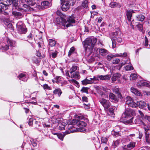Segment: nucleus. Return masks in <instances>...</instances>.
Listing matches in <instances>:
<instances>
[{"label": "nucleus", "instance_id": "nucleus-56", "mask_svg": "<svg viewBox=\"0 0 150 150\" xmlns=\"http://www.w3.org/2000/svg\"><path fill=\"white\" fill-rule=\"evenodd\" d=\"M57 136L58 138L60 139L62 141L63 140V139L64 136H63L62 134L60 133H59V134H57Z\"/></svg>", "mask_w": 150, "mask_h": 150}, {"label": "nucleus", "instance_id": "nucleus-4", "mask_svg": "<svg viewBox=\"0 0 150 150\" xmlns=\"http://www.w3.org/2000/svg\"><path fill=\"white\" fill-rule=\"evenodd\" d=\"M77 67L75 65H73L69 71L70 75L69 73H67V76L71 78H76L80 76L79 72L78 71H76L77 68Z\"/></svg>", "mask_w": 150, "mask_h": 150}, {"label": "nucleus", "instance_id": "nucleus-62", "mask_svg": "<svg viewBox=\"0 0 150 150\" xmlns=\"http://www.w3.org/2000/svg\"><path fill=\"white\" fill-rule=\"evenodd\" d=\"M71 81L72 82H73L74 83H75V84L77 85V86H79V82L77 81H76L75 80V79H72L71 80Z\"/></svg>", "mask_w": 150, "mask_h": 150}, {"label": "nucleus", "instance_id": "nucleus-60", "mask_svg": "<svg viewBox=\"0 0 150 150\" xmlns=\"http://www.w3.org/2000/svg\"><path fill=\"white\" fill-rule=\"evenodd\" d=\"M35 98L33 97L32 98V100H34L35 101H30H30L29 102H28V103L33 104H35L36 103V101L35 100Z\"/></svg>", "mask_w": 150, "mask_h": 150}, {"label": "nucleus", "instance_id": "nucleus-18", "mask_svg": "<svg viewBox=\"0 0 150 150\" xmlns=\"http://www.w3.org/2000/svg\"><path fill=\"white\" fill-rule=\"evenodd\" d=\"M111 8L121 7L122 6L121 4L119 3L115 2H111L109 4Z\"/></svg>", "mask_w": 150, "mask_h": 150}, {"label": "nucleus", "instance_id": "nucleus-49", "mask_svg": "<svg viewBox=\"0 0 150 150\" xmlns=\"http://www.w3.org/2000/svg\"><path fill=\"white\" fill-rule=\"evenodd\" d=\"M113 91L115 93L117 94V95H119L120 94L119 92V90L118 88L115 87L113 89Z\"/></svg>", "mask_w": 150, "mask_h": 150}, {"label": "nucleus", "instance_id": "nucleus-30", "mask_svg": "<svg viewBox=\"0 0 150 150\" xmlns=\"http://www.w3.org/2000/svg\"><path fill=\"white\" fill-rule=\"evenodd\" d=\"M67 124L64 122H60L58 125L59 126V128L60 130H62L64 129L65 126Z\"/></svg>", "mask_w": 150, "mask_h": 150}, {"label": "nucleus", "instance_id": "nucleus-59", "mask_svg": "<svg viewBox=\"0 0 150 150\" xmlns=\"http://www.w3.org/2000/svg\"><path fill=\"white\" fill-rule=\"evenodd\" d=\"M0 9L1 10V12H0V14H3L5 15H6L8 14V13H7V12L5 11V10H6V9H4L3 8H0Z\"/></svg>", "mask_w": 150, "mask_h": 150}, {"label": "nucleus", "instance_id": "nucleus-13", "mask_svg": "<svg viewBox=\"0 0 150 150\" xmlns=\"http://www.w3.org/2000/svg\"><path fill=\"white\" fill-rule=\"evenodd\" d=\"M114 107L113 106H111L109 108H108L105 110V111L108 115L112 117H114L115 115L114 112Z\"/></svg>", "mask_w": 150, "mask_h": 150}, {"label": "nucleus", "instance_id": "nucleus-6", "mask_svg": "<svg viewBox=\"0 0 150 150\" xmlns=\"http://www.w3.org/2000/svg\"><path fill=\"white\" fill-rule=\"evenodd\" d=\"M17 30L20 34H25L27 31V28L22 21H18L16 25Z\"/></svg>", "mask_w": 150, "mask_h": 150}, {"label": "nucleus", "instance_id": "nucleus-17", "mask_svg": "<svg viewBox=\"0 0 150 150\" xmlns=\"http://www.w3.org/2000/svg\"><path fill=\"white\" fill-rule=\"evenodd\" d=\"M25 1L28 4L31 6H34L35 7L39 8L40 6L38 5L35 2L34 0H25Z\"/></svg>", "mask_w": 150, "mask_h": 150}, {"label": "nucleus", "instance_id": "nucleus-3", "mask_svg": "<svg viewBox=\"0 0 150 150\" xmlns=\"http://www.w3.org/2000/svg\"><path fill=\"white\" fill-rule=\"evenodd\" d=\"M97 41L96 38H87L83 41V45L85 50H86L87 49L90 50H92Z\"/></svg>", "mask_w": 150, "mask_h": 150}, {"label": "nucleus", "instance_id": "nucleus-54", "mask_svg": "<svg viewBox=\"0 0 150 150\" xmlns=\"http://www.w3.org/2000/svg\"><path fill=\"white\" fill-rule=\"evenodd\" d=\"M117 56L118 57H125L127 56V53L126 52H124L123 53H120L117 54Z\"/></svg>", "mask_w": 150, "mask_h": 150}, {"label": "nucleus", "instance_id": "nucleus-10", "mask_svg": "<svg viewBox=\"0 0 150 150\" xmlns=\"http://www.w3.org/2000/svg\"><path fill=\"white\" fill-rule=\"evenodd\" d=\"M134 13V10L132 9H130L128 10H127L126 13V15L127 18V20L129 22H130V25H132V21H133V19H132V14Z\"/></svg>", "mask_w": 150, "mask_h": 150}, {"label": "nucleus", "instance_id": "nucleus-20", "mask_svg": "<svg viewBox=\"0 0 150 150\" xmlns=\"http://www.w3.org/2000/svg\"><path fill=\"white\" fill-rule=\"evenodd\" d=\"M121 76V74L118 73L113 74L111 79L112 81L114 82L117 80H119L120 77Z\"/></svg>", "mask_w": 150, "mask_h": 150}, {"label": "nucleus", "instance_id": "nucleus-36", "mask_svg": "<svg viewBox=\"0 0 150 150\" xmlns=\"http://www.w3.org/2000/svg\"><path fill=\"white\" fill-rule=\"evenodd\" d=\"M34 123L33 125V127L35 128H37L38 127L40 126L41 123L39 121H37L35 120H34Z\"/></svg>", "mask_w": 150, "mask_h": 150}, {"label": "nucleus", "instance_id": "nucleus-5", "mask_svg": "<svg viewBox=\"0 0 150 150\" xmlns=\"http://www.w3.org/2000/svg\"><path fill=\"white\" fill-rule=\"evenodd\" d=\"M61 20L62 21V24L63 25L66 26L67 27L73 26V24L75 23L76 22L75 17L72 15L68 17L67 21L68 23L65 20H63L62 18Z\"/></svg>", "mask_w": 150, "mask_h": 150}, {"label": "nucleus", "instance_id": "nucleus-28", "mask_svg": "<svg viewBox=\"0 0 150 150\" xmlns=\"http://www.w3.org/2000/svg\"><path fill=\"white\" fill-rule=\"evenodd\" d=\"M12 14L16 18H21L23 16L22 13L20 12L13 11L12 12Z\"/></svg>", "mask_w": 150, "mask_h": 150}, {"label": "nucleus", "instance_id": "nucleus-25", "mask_svg": "<svg viewBox=\"0 0 150 150\" xmlns=\"http://www.w3.org/2000/svg\"><path fill=\"white\" fill-rule=\"evenodd\" d=\"M137 106L140 108H143L146 106V103L143 101H140L137 102Z\"/></svg>", "mask_w": 150, "mask_h": 150}, {"label": "nucleus", "instance_id": "nucleus-1", "mask_svg": "<svg viewBox=\"0 0 150 150\" xmlns=\"http://www.w3.org/2000/svg\"><path fill=\"white\" fill-rule=\"evenodd\" d=\"M68 126L67 127V130L66 131V134L75 132L76 131L75 129H72L73 128H76V127L78 126L81 129L85 127L87 124L85 122L80 120L73 119L70 121L68 123Z\"/></svg>", "mask_w": 150, "mask_h": 150}, {"label": "nucleus", "instance_id": "nucleus-22", "mask_svg": "<svg viewBox=\"0 0 150 150\" xmlns=\"http://www.w3.org/2000/svg\"><path fill=\"white\" fill-rule=\"evenodd\" d=\"M109 98L111 101L114 102H117L118 101V98L113 93H110L109 94Z\"/></svg>", "mask_w": 150, "mask_h": 150}, {"label": "nucleus", "instance_id": "nucleus-9", "mask_svg": "<svg viewBox=\"0 0 150 150\" xmlns=\"http://www.w3.org/2000/svg\"><path fill=\"white\" fill-rule=\"evenodd\" d=\"M7 44H2L1 45L2 48L5 50H7L9 49V46L11 47L14 44V42L12 40L9 39L8 38H7L6 39Z\"/></svg>", "mask_w": 150, "mask_h": 150}, {"label": "nucleus", "instance_id": "nucleus-51", "mask_svg": "<svg viewBox=\"0 0 150 150\" xmlns=\"http://www.w3.org/2000/svg\"><path fill=\"white\" fill-rule=\"evenodd\" d=\"M43 88L44 89L49 90H51V88L47 84H45L43 85Z\"/></svg>", "mask_w": 150, "mask_h": 150}, {"label": "nucleus", "instance_id": "nucleus-43", "mask_svg": "<svg viewBox=\"0 0 150 150\" xmlns=\"http://www.w3.org/2000/svg\"><path fill=\"white\" fill-rule=\"evenodd\" d=\"M62 77L60 76H55L54 79L56 80V83H59L61 81Z\"/></svg>", "mask_w": 150, "mask_h": 150}, {"label": "nucleus", "instance_id": "nucleus-15", "mask_svg": "<svg viewBox=\"0 0 150 150\" xmlns=\"http://www.w3.org/2000/svg\"><path fill=\"white\" fill-rule=\"evenodd\" d=\"M137 86L139 88H140L142 86H146L150 88V85L148 83L143 81H140L138 82L137 83Z\"/></svg>", "mask_w": 150, "mask_h": 150}, {"label": "nucleus", "instance_id": "nucleus-46", "mask_svg": "<svg viewBox=\"0 0 150 150\" xmlns=\"http://www.w3.org/2000/svg\"><path fill=\"white\" fill-rule=\"evenodd\" d=\"M143 45L146 47L148 45V39L146 36L145 37L144 41L143 42Z\"/></svg>", "mask_w": 150, "mask_h": 150}, {"label": "nucleus", "instance_id": "nucleus-34", "mask_svg": "<svg viewBox=\"0 0 150 150\" xmlns=\"http://www.w3.org/2000/svg\"><path fill=\"white\" fill-rule=\"evenodd\" d=\"M89 88L88 87H83L81 90V91L82 93H85L87 94L88 93V90Z\"/></svg>", "mask_w": 150, "mask_h": 150}, {"label": "nucleus", "instance_id": "nucleus-24", "mask_svg": "<svg viewBox=\"0 0 150 150\" xmlns=\"http://www.w3.org/2000/svg\"><path fill=\"white\" fill-rule=\"evenodd\" d=\"M131 91L132 93L137 96H141L142 95V93L133 87L131 88Z\"/></svg>", "mask_w": 150, "mask_h": 150}, {"label": "nucleus", "instance_id": "nucleus-31", "mask_svg": "<svg viewBox=\"0 0 150 150\" xmlns=\"http://www.w3.org/2000/svg\"><path fill=\"white\" fill-rule=\"evenodd\" d=\"M133 101L132 98L128 96L126 98V105H130V104Z\"/></svg>", "mask_w": 150, "mask_h": 150}, {"label": "nucleus", "instance_id": "nucleus-27", "mask_svg": "<svg viewBox=\"0 0 150 150\" xmlns=\"http://www.w3.org/2000/svg\"><path fill=\"white\" fill-rule=\"evenodd\" d=\"M99 52L100 54L103 56L106 55L108 54V51L105 49H99Z\"/></svg>", "mask_w": 150, "mask_h": 150}, {"label": "nucleus", "instance_id": "nucleus-19", "mask_svg": "<svg viewBox=\"0 0 150 150\" xmlns=\"http://www.w3.org/2000/svg\"><path fill=\"white\" fill-rule=\"evenodd\" d=\"M136 143L134 142H131L129 143L127 145L124 146V148H128L129 149H133L135 146Z\"/></svg>", "mask_w": 150, "mask_h": 150}, {"label": "nucleus", "instance_id": "nucleus-53", "mask_svg": "<svg viewBox=\"0 0 150 150\" xmlns=\"http://www.w3.org/2000/svg\"><path fill=\"white\" fill-rule=\"evenodd\" d=\"M58 53V52L56 50L52 52L51 55L52 57L53 58H55L57 57Z\"/></svg>", "mask_w": 150, "mask_h": 150}, {"label": "nucleus", "instance_id": "nucleus-7", "mask_svg": "<svg viewBox=\"0 0 150 150\" xmlns=\"http://www.w3.org/2000/svg\"><path fill=\"white\" fill-rule=\"evenodd\" d=\"M73 0H67L64 3L61 4L62 5V9L64 11H67L69 9L71 5H72V1Z\"/></svg>", "mask_w": 150, "mask_h": 150}, {"label": "nucleus", "instance_id": "nucleus-61", "mask_svg": "<svg viewBox=\"0 0 150 150\" xmlns=\"http://www.w3.org/2000/svg\"><path fill=\"white\" fill-rule=\"evenodd\" d=\"M117 32H114L112 33V36L111 37H113V38H114L117 35Z\"/></svg>", "mask_w": 150, "mask_h": 150}, {"label": "nucleus", "instance_id": "nucleus-38", "mask_svg": "<svg viewBox=\"0 0 150 150\" xmlns=\"http://www.w3.org/2000/svg\"><path fill=\"white\" fill-rule=\"evenodd\" d=\"M30 141V143H29L30 144H31L33 146L35 147L37 146V143L36 140L32 139Z\"/></svg>", "mask_w": 150, "mask_h": 150}, {"label": "nucleus", "instance_id": "nucleus-57", "mask_svg": "<svg viewBox=\"0 0 150 150\" xmlns=\"http://www.w3.org/2000/svg\"><path fill=\"white\" fill-rule=\"evenodd\" d=\"M114 57V55L112 54L108 55L107 56V59L109 60H110L111 59Z\"/></svg>", "mask_w": 150, "mask_h": 150}, {"label": "nucleus", "instance_id": "nucleus-12", "mask_svg": "<svg viewBox=\"0 0 150 150\" xmlns=\"http://www.w3.org/2000/svg\"><path fill=\"white\" fill-rule=\"evenodd\" d=\"M111 77V76L110 75L108 74L105 76L100 75L97 76H94V79L95 81L98 80V79L101 80H109Z\"/></svg>", "mask_w": 150, "mask_h": 150}, {"label": "nucleus", "instance_id": "nucleus-55", "mask_svg": "<svg viewBox=\"0 0 150 150\" xmlns=\"http://www.w3.org/2000/svg\"><path fill=\"white\" fill-rule=\"evenodd\" d=\"M120 62V59L118 58H116L113 60L112 63L114 64H118Z\"/></svg>", "mask_w": 150, "mask_h": 150}, {"label": "nucleus", "instance_id": "nucleus-45", "mask_svg": "<svg viewBox=\"0 0 150 150\" xmlns=\"http://www.w3.org/2000/svg\"><path fill=\"white\" fill-rule=\"evenodd\" d=\"M128 106L132 108L136 107L137 106V103H136L135 102L133 101L130 104V105H129Z\"/></svg>", "mask_w": 150, "mask_h": 150}, {"label": "nucleus", "instance_id": "nucleus-8", "mask_svg": "<svg viewBox=\"0 0 150 150\" xmlns=\"http://www.w3.org/2000/svg\"><path fill=\"white\" fill-rule=\"evenodd\" d=\"M100 103L104 108V110H106L111 107V104L108 100H106L103 98H100L99 100Z\"/></svg>", "mask_w": 150, "mask_h": 150}, {"label": "nucleus", "instance_id": "nucleus-33", "mask_svg": "<svg viewBox=\"0 0 150 150\" xmlns=\"http://www.w3.org/2000/svg\"><path fill=\"white\" fill-rule=\"evenodd\" d=\"M137 77L136 74L134 73L131 74L130 76V79L132 81H135Z\"/></svg>", "mask_w": 150, "mask_h": 150}, {"label": "nucleus", "instance_id": "nucleus-44", "mask_svg": "<svg viewBox=\"0 0 150 150\" xmlns=\"http://www.w3.org/2000/svg\"><path fill=\"white\" fill-rule=\"evenodd\" d=\"M120 142V140H119L114 141L112 144L113 146H114V147H116L119 145Z\"/></svg>", "mask_w": 150, "mask_h": 150}, {"label": "nucleus", "instance_id": "nucleus-21", "mask_svg": "<svg viewBox=\"0 0 150 150\" xmlns=\"http://www.w3.org/2000/svg\"><path fill=\"white\" fill-rule=\"evenodd\" d=\"M123 59H124L122 60L121 64H120L119 65V69H120L121 68L123 65L126 64H129L130 63V60L129 58H127V59H126L125 58H124Z\"/></svg>", "mask_w": 150, "mask_h": 150}, {"label": "nucleus", "instance_id": "nucleus-35", "mask_svg": "<svg viewBox=\"0 0 150 150\" xmlns=\"http://www.w3.org/2000/svg\"><path fill=\"white\" fill-rule=\"evenodd\" d=\"M88 1L87 0H85L82 2V6L84 8H87L88 7Z\"/></svg>", "mask_w": 150, "mask_h": 150}, {"label": "nucleus", "instance_id": "nucleus-39", "mask_svg": "<svg viewBox=\"0 0 150 150\" xmlns=\"http://www.w3.org/2000/svg\"><path fill=\"white\" fill-rule=\"evenodd\" d=\"M75 48L74 47H72L70 49L68 53V56L70 57L71 54L74 53Z\"/></svg>", "mask_w": 150, "mask_h": 150}, {"label": "nucleus", "instance_id": "nucleus-40", "mask_svg": "<svg viewBox=\"0 0 150 150\" xmlns=\"http://www.w3.org/2000/svg\"><path fill=\"white\" fill-rule=\"evenodd\" d=\"M111 39L112 41V47L113 48H115L116 45V42L115 39L113 38V37H111Z\"/></svg>", "mask_w": 150, "mask_h": 150}, {"label": "nucleus", "instance_id": "nucleus-58", "mask_svg": "<svg viewBox=\"0 0 150 150\" xmlns=\"http://www.w3.org/2000/svg\"><path fill=\"white\" fill-rule=\"evenodd\" d=\"M27 38L29 40H31L33 39V35L32 32H30L27 36Z\"/></svg>", "mask_w": 150, "mask_h": 150}, {"label": "nucleus", "instance_id": "nucleus-11", "mask_svg": "<svg viewBox=\"0 0 150 150\" xmlns=\"http://www.w3.org/2000/svg\"><path fill=\"white\" fill-rule=\"evenodd\" d=\"M94 79V76L93 78H90L89 79L86 78L82 81V84L83 85H86L88 84L95 83L96 82Z\"/></svg>", "mask_w": 150, "mask_h": 150}, {"label": "nucleus", "instance_id": "nucleus-32", "mask_svg": "<svg viewBox=\"0 0 150 150\" xmlns=\"http://www.w3.org/2000/svg\"><path fill=\"white\" fill-rule=\"evenodd\" d=\"M137 18L138 21H143L145 18V17L143 15L140 14L137 16Z\"/></svg>", "mask_w": 150, "mask_h": 150}, {"label": "nucleus", "instance_id": "nucleus-26", "mask_svg": "<svg viewBox=\"0 0 150 150\" xmlns=\"http://www.w3.org/2000/svg\"><path fill=\"white\" fill-rule=\"evenodd\" d=\"M62 93V91L60 88H57L55 89L53 91V94L55 95H57L60 97Z\"/></svg>", "mask_w": 150, "mask_h": 150}, {"label": "nucleus", "instance_id": "nucleus-41", "mask_svg": "<svg viewBox=\"0 0 150 150\" xmlns=\"http://www.w3.org/2000/svg\"><path fill=\"white\" fill-rule=\"evenodd\" d=\"M125 70L126 71H129L132 70L133 69V68L132 67V65H127L125 67Z\"/></svg>", "mask_w": 150, "mask_h": 150}, {"label": "nucleus", "instance_id": "nucleus-52", "mask_svg": "<svg viewBox=\"0 0 150 150\" xmlns=\"http://www.w3.org/2000/svg\"><path fill=\"white\" fill-rule=\"evenodd\" d=\"M34 121V120H33V119L32 118H30L28 120V125L29 126H32L33 125V122Z\"/></svg>", "mask_w": 150, "mask_h": 150}, {"label": "nucleus", "instance_id": "nucleus-42", "mask_svg": "<svg viewBox=\"0 0 150 150\" xmlns=\"http://www.w3.org/2000/svg\"><path fill=\"white\" fill-rule=\"evenodd\" d=\"M108 141V139L105 137H101V142L102 143L106 144Z\"/></svg>", "mask_w": 150, "mask_h": 150}, {"label": "nucleus", "instance_id": "nucleus-50", "mask_svg": "<svg viewBox=\"0 0 150 150\" xmlns=\"http://www.w3.org/2000/svg\"><path fill=\"white\" fill-rule=\"evenodd\" d=\"M135 123L136 124H141L143 123L142 121L139 118L136 119L135 121Z\"/></svg>", "mask_w": 150, "mask_h": 150}, {"label": "nucleus", "instance_id": "nucleus-47", "mask_svg": "<svg viewBox=\"0 0 150 150\" xmlns=\"http://www.w3.org/2000/svg\"><path fill=\"white\" fill-rule=\"evenodd\" d=\"M136 27L139 29L140 30H142L143 29V24H141L139 23H138V24H137L136 25Z\"/></svg>", "mask_w": 150, "mask_h": 150}, {"label": "nucleus", "instance_id": "nucleus-16", "mask_svg": "<svg viewBox=\"0 0 150 150\" xmlns=\"http://www.w3.org/2000/svg\"><path fill=\"white\" fill-rule=\"evenodd\" d=\"M41 4L43 8H46L51 6L52 4L47 1H44L41 2Z\"/></svg>", "mask_w": 150, "mask_h": 150}, {"label": "nucleus", "instance_id": "nucleus-37", "mask_svg": "<svg viewBox=\"0 0 150 150\" xmlns=\"http://www.w3.org/2000/svg\"><path fill=\"white\" fill-rule=\"evenodd\" d=\"M112 134L113 136L115 137H117L118 136H121L119 132L113 131H112Z\"/></svg>", "mask_w": 150, "mask_h": 150}, {"label": "nucleus", "instance_id": "nucleus-29", "mask_svg": "<svg viewBox=\"0 0 150 150\" xmlns=\"http://www.w3.org/2000/svg\"><path fill=\"white\" fill-rule=\"evenodd\" d=\"M48 43L50 46L52 47L55 45L56 42L54 40L49 39L48 40Z\"/></svg>", "mask_w": 150, "mask_h": 150}, {"label": "nucleus", "instance_id": "nucleus-48", "mask_svg": "<svg viewBox=\"0 0 150 150\" xmlns=\"http://www.w3.org/2000/svg\"><path fill=\"white\" fill-rule=\"evenodd\" d=\"M121 130L120 127L119 126H116L114 128V129L112 130L120 132Z\"/></svg>", "mask_w": 150, "mask_h": 150}, {"label": "nucleus", "instance_id": "nucleus-23", "mask_svg": "<svg viewBox=\"0 0 150 150\" xmlns=\"http://www.w3.org/2000/svg\"><path fill=\"white\" fill-rule=\"evenodd\" d=\"M144 130L146 142L149 143L150 141V136L149 133L148 132L149 129L144 128Z\"/></svg>", "mask_w": 150, "mask_h": 150}, {"label": "nucleus", "instance_id": "nucleus-2", "mask_svg": "<svg viewBox=\"0 0 150 150\" xmlns=\"http://www.w3.org/2000/svg\"><path fill=\"white\" fill-rule=\"evenodd\" d=\"M135 115V112L134 110L131 109H126L121 117V121L126 125L131 124Z\"/></svg>", "mask_w": 150, "mask_h": 150}, {"label": "nucleus", "instance_id": "nucleus-63", "mask_svg": "<svg viewBox=\"0 0 150 150\" xmlns=\"http://www.w3.org/2000/svg\"><path fill=\"white\" fill-rule=\"evenodd\" d=\"M7 27L8 28H9L13 29V26L12 24L11 23H9L7 25Z\"/></svg>", "mask_w": 150, "mask_h": 150}, {"label": "nucleus", "instance_id": "nucleus-14", "mask_svg": "<svg viewBox=\"0 0 150 150\" xmlns=\"http://www.w3.org/2000/svg\"><path fill=\"white\" fill-rule=\"evenodd\" d=\"M18 77L20 80L24 82H26L29 76L26 73H21L18 76Z\"/></svg>", "mask_w": 150, "mask_h": 150}, {"label": "nucleus", "instance_id": "nucleus-64", "mask_svg": "<svg viewBox=\"0 0 150 150\" xmlns=\"http://www.w3.org/2000/svg\"><path fill=\"white\" fill-rule=\"evenodd\" d=\"M82 100L83 101H85V102H87L88 101V98L86 96L83 97L82 98Z\"/></svg>", "mask_w": 150, "mask_h": 150}]
</instances>
